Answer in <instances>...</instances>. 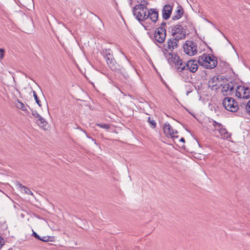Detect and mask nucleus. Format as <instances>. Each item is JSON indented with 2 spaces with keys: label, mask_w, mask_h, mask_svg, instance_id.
Masks as SVG:
<instances>
[{
  "label": "nucleus",
  "mask_w": 250,
  "mask_h": 250,
  "mask_svg": "<svg viewBox=\"0 0 250 250\" xmlns=\"http://www.w3.org/2000/svg\"><path fill=\"white\" fill-rule=\"evenodd\" d=\"M163 131L165 135L167 137H170L172 139H174L177 138L179 137L178 136L174 135V132L172 127L167 122L164 125Z\"/></svg>",
  "instance_id": "9d476101"
},
{
  "label": "nucleus",
  "mask_w": 250,
  "mask_h": 250,
  "mask_svg": "<svg viewBox=\"0 0 250 250\" xmlns=\"http://www.w3.org/2000/svg\"><path fill=\"white\" fill-rule=\"evenodd\" d=\"M222 104L226 110L232 112H236L239 109L237 102L231 97L225 98Z\"/></svg>",
  "instance_id": "20e7f679"
},
{
  "label": "nucleus",
  "mask_w": 250,
  "mask_h": 250,
  "mask_svg": "<svg viewBox=\"0 0 250 250\" xmlns=\"http://www.w3.org/2000/svg\"><path fill=\"white\" fill-rule=\"evenodd\" d=\"M228 84H229V91L232 92L235 86V82L230 81L229 83H228Z\"/></svg>",
  "instance_id": "a878e982"
},
{
  "label": "nucleus",
  "mask_w": 250,
  "mask_h": 250,
  "mask_svg": "<svg viewBox=\"0 0 250 250\" xmlns=\"http://www.w3.org/2000/svg\"><path fill=\"white\" fill-rule=\"evenodd\" d=\"M17 106L18 108L22 110V111H25L27 110L24 104L20 102L19 101H18V104H17Z\"/></svg>",
  "instance_id": "412c9836"
},
{
  "label": "nucleus",
  "mask_w": 250,
  "mask_h": 250,
  "mask_svg": "<svg viewBox=\"0 0 250 250\" xmlns=\"http://www.w3.org/2000/svg\"><path fill=\"white\" fill-rule=\"evenodd\" d=\"M4 242L3 238L0 236V249L1 248V247L4 244Z\"/></svg>",
  "instance_id": "f704fd0d"
},
{
  "label": "nucleus",
  "mask_w": 250,
  "mask_h": 250,
  "mask_svg": "<svg viewBox=\"0 0 250 250\" xmlns=\"http://www.w3.org/2000/svg\"><path fill=\"white\" fill-rule=\"evenodd\" d=\"M198 62L195 60H190L186 63L187 69L192 73H195L198 69Z\"/></svg>",
  "instance_id": "ddd939ff"
},
{
  "label": "nucleus",
  "mask_w": 250,
  "mask_h": 250,
  "mask_svg": "<svg viewBox=\"0 0 250 250\" xmlns=\"http://www.w3.org/2000/svg\"><path fill=\"white\" fill-rule=\"evenodd\" d=\"M177 64L176 65L178 66L177 67V71L179 72H181L183 70H185L186 68V63L183 64V61L181 59L178 60L176 61Z\"/></svg>",
  "instance_id": "a211bd4d"
},
{
  "label": "nucleus",
  "mask_w": 250,
  "mask_h": 250,
  "mask_svg": "<svg viewBox=\"0 0 250 250\" xmlns=\"http://www.w3.org/2000/svg\"><path fill=\"white\" fill-rule=\"evenodd\" d=\"M147 122L149 123L150 126L152 128H155L156 127V123L155 120H153V118L148 117L147 118Z\"/></svg>",
  "instance_id": "aec40b11"
},
{
  "label": "nucleus",
  "mask_w": 250,
  "mask_h": 250,
  "mask_svg": "<svg viewBox=\"0 0 250 250\" xmlns=\"http://www.w3.org/2000/svg\"><path fill=\"white\" fill-rule=\"evenodd\" d=\"M171 35L175 37L176 41L184 39L186 37V29L180 24L170 26Z\"/></svg>",
  "instance_id": "7ed1b4c3"
},
{
  "label": "nucleus",
  "mask_w": 250,
  "mask_h": 250,
  "mask_svg": "<svg viewBox=\"0 0 250 250\" xmlns=\"http://www.w3.org/2000/svg\"><path fill=\"white\" fill-rule=\"evenodd\" d=\"M22 186H23V185H22L21 184H19V187L21 188H23L22 187Z\"/></svg>",
  "instance_id": "37998d69"
},
{
  "label": "nucleus",
  "mask_w": 250,
  "mask_h": 250,
  "mask_svg": "<svg viewBox=\"0 0 250 250\" xmlns=\"http://www.w3.org/2000/svg\"><path fill=\"white\" fill-rule=\"evenodd\" d=\"M22 187L24 188V189L26 193L28 194H32V192L30 190L29 188L25 187V186H22Z\"/></svg>",
  "instance_id": "473e14b6"
},
{
  "label": "nucleus",
  "mask_w": 250,
  "mask_h": 250,
  "mask_svg": "<svg viewBox=\"0 0 250 250\" xmlns=\"http://www.w3.org/2000/svg\"><path fill=\"white\" fill-rule=\"evenodd\" d=\"M179 142H182V143H185V140L184 138H181L180 140H179Z\"/></svg>",
  "instance_id": "e433bc0d"
},
{
  "label": "nucleus",
  "mask_w": 250,
  "mask_h": 250,
  "mask_svg": "<svg viewBox=\"0 0 250 250\" xmlns=\"http://www.w3.org/2000/svg\"><path fill=\"white\" fill-rule=\"evenodd\" d=\"M173 7L169 4L165 5L162 10V16L164 20L168 19L171 14Z\"/></svg>",
  "instance_id": "f8f14e48"
},
{
  "label": "nucleus",
  "mask_w": 250,
  "mask_h": 250,
  "mask_svg": "<svg viewBox=\"0 0 250 250\" xmlns=\"http://www.w3.org/2000/svg\"><path fill=\"white\" fill-rule=\"evenodd\" d=\"M102 54L108 66L113 72L121 74L125 79H129V75L125 69L116 62L110 49H103Z\"/></svg>",
  "instance_id": "f257e3e1"
},
{
  "label": "nucleus",
  "mask_w": 250,
  "mask_h": 250,
  "mask_svg": "<svg viewBox=\"0 0 250 250\" xmlns=\"http://www.w3.org/2000/svg\"><path fill=\"white\" fill-rule=\"evenodd\" d=\"M156 42H155V44H156V45H158V44H157V43H156Z\"/></svg>",
  "instance_id": "864d4df0"
},
{
  "label": "nucleus",
  "mask_w": 250,
  "mask_h": 250,
  "mask_svg": "<svg viewBox=\"0 0 250 250\" xmlns=\"http://www.w3.org/2000/svg\"><path fill=\"white\" fill-rule=\"evenodd\" d=\"M34 99H35V100L36 101V103L38 104V105L39 106H42L41 102L39 100L38 96L37 95H35V96H34Z\"/></svg>",
  "instance_id": "c756f323"
},
{
  "label": "nucleus",
  "mask_w": 250,
  "mask_h": 250,
  "mask_svg": "<svg viewBox=\"0 0 250 250\" xmlns=\"http://www.w3.org/2000/svg\"><path fill=\"white\" fill-rule=\"evenodd\" d=\"M96 125L98 126H99L101 128H104L106 129H108L110 127L109 125H108V124H103L98 123V124H96Z\"/></svg>",
  "instance_id": "b1692460"
},
{
  "label": "nucleus",
  "mask_w": 250,
  "mask_h": 250,
  "mask_svg": "<svg viewBox=\"0 0 250 250\" xmlns=\"http://www.w3.org/2000/svg\"><path fill=\"white\" fill-rule=\"evenodd\" d=\"M166 26V22H162L161 24V26L160 27H163L164 28L165 26Z\"/></svg>",
  "instance_id": "c9c22d12"
},
{
  "label": "nucleus",
  "mask_w": 250,
  "mask_h": 250,
  "mask_svg": "<svg viewBox=\"0 0 250 250\" xmlns=\"http://www.w3.org/2000/svg\"><path fill=\"white\" fill-rule=\"evenodd\" d=\"M148 4V2L145 0H142L140 2V3L139 4H137L135 6H134V9H136V8H141L142 7L145 8V9H148L146 7V5Z\"/></svg>",
  "instance_id": "6ab92c4d"
},
{
  "label": "nucleus",
  "mask_w": 250,
  "mask_h": 250,
  "mask_svg": "<svg viewBox=\"0 0 250 250\" xmlns=\"http://www.w3.org/2000/svg\"><path fill=\"white\" fill-rule=\"evenodd\" d=\"M77 128H78V129H80V130H81V131H83V132H86L85 131L83 130V128H81V127H80V126H79V127H77Z\"/></svg>",
  "instance_id": "58836bf2"
},
{
  "label": "nucleus",
  "mask_w": 250,
  "mask_h": 250,
  "mask_svg": "<svg viewBox=\"0 0 250 250\" xmlns=\"http://www.w3.org/2000/svg\"><path fill=\"white\" fill-rule=\"evenodd\" d=\"M166 35V30L165 28L163 27H159L155 31L153 37H151V36L149 37L153 40L154 42H157L158 43H162L165 41Z\"/></svg>",
  "instance_id": "423d86ee"
},
{
  "label": "nucleus",
  "mask_w": 250,
  "mask_h": 250,
  "mask_svg": "<svg viewBox=\"0 0 250 250\" xmlns=\"http://www.w3.org/2000/svg\"><path fill=\"white\" fill-rule=\"evenodd\" d=\"M130 4H132V0H130Z\"/></svg>",
  "instance_id": "09e8293b"
},
{
  "label": "nucleus",
  "mask_w": 250,
  "mask_h": 250,
  "mask_svg": "<svg viewBox=\"0 0 250 250\" xmlns=\"http://www.w3.org/2000/svg\"><path fill=\"white\" fill-rule=\"evenodd\" d=\"M60 23L62 24L65 27V24L64 23H63L62 22H61Z\"/></svg>",
  "instance_id": "a18cd8bd"
},
{
  "label": "nucleus",
  "mask_w": 250,
  "mask_h": 250,
  "mask_svg": "<svg viewBox=\"0 0 250 250\" xmlns=\"http://www.w3.org/2000/svg\"><path fill=\"white\" fill-rule=\"evenodd\" d=\"M144 27H145V29L146 30V27L145 26H144Z\"/></svg>",
  "instance_id": "4d7b16f0"
},
{
  "label": "nucleus",
  "mask_w": 250,
  "mask_h": 250,
  "mask_svg": "<svg viewBox=\"0 0 250 250\" xmlns=\"http://www.w3.org/2000/svg\"><path fill=\"white\" fill-rule=\"evenodd\" d=\"M219 133L224 138L228 139L230 138L231 134L228 132L227 129L222 126L219 129Z\"/></svg>",
  "instance_id": "f3484780"
},
{
  "label": "nucleus",
  "mask_w": 250,
  "mask_h": 250,
  "mask_svg": "<svg viewBox=\"0 0 250 250\" xmlns=\"http://www.w3.org/2000/svg\"><path fill=\"white\" fill-rule=\"evenodd\" d=\"M33 96H34H34H35V95H37V94L36 92L35 91H33Z\"/></svg>",
  "instance_id": "79ce46f5"
},
{
  "label": "nucleus",
  "mask_w": 250,
  "mask_h": 250,
  "mask_svg": "<svg viewBox=\"0 0 250 250\" xmlns=\"http://www.w3.org/2000/svg\"><path fill=\"white\" fill-rule=\"evenodd\" d=\"M190 92V91H188L187 92V95H188V93H189Z\"/></svg>",
  "instance_id": "49530a36"
},
{
  "label": "nucleus",
  "mask_w": 250,
  "mask_h": 250,
  "mask_svg": "<svg viewBox=\"0 0 250 250\" xmlns=\"http://www.w3.org/2000/svg\"><path fill=\"white\" fill-rule=\"evenodd\" d=\"M32 115L36 119V123L38 125L43 129H46L48 123L46 120L41 116L36 110L31 109Z\"/></svg>",
  "instance_id": "1a4fd4ad"
},
{
  "label": "nucleus",
  "mask_w": 250,
  "mask_h": 250,
  "mask_svg": "<svg viewBox=\"0 0 250 250\" xmlns=\"http://www.w3.org/2000/svg\"><path fill=\"white\" fill-rule=\"evenodd\" d=\"M179 41H176L175 37L169 39L167 41V45L165 46L167 50H169L170 52H173V50L175 48L178 47V43Z\"/></svg>",
  "instance_id": "9b49d317"
},
{
  "label": "nucleus",
  "mask_w": 250,
  "mask_h": 250,
  "mask_svg": "<svg viewBox=\"0 0 250 250\" xmlns=\"http://www.w3.org/2000/svg\"><path fill=\"white\" fill-rule=\"evenodd\" d=\"M92 140L93 141V142H94V143L96 144V145H97V143H96V140L94 139L93 138H92Z\"/></svg>",
  "instance_id": "ea45409f"
},
{
  "label": "nucleus",
  "mask_w": 250,
  "mask_h": 250,
  "mask_svg": "<svg viewBox=\"0 0 250 250\" xmlns=\"http://www.w3.org/2000/svg\"><path fill=\"white\" fill-rule=\"evenodd\" d=\"M219 81V76H214L211 78L208 82V87L212 90L217 86V82Z\"/></svg>",
  "instance_id": "dca6fc26"
},
{
  "label": "nucleus",
  "mask_w": 250,
  "mask_h": 250,
  "mask_svg": "<svg viewBox=\"0 0 250 250\" xmlns=\"http://www.w3.org/2000/svg\"><path fill=\"white\" fill-rule=\"evenodd\" d=\"M174 133H176V134H177L178 133V131L177 130H175V131H174Z\"/></svg>",
  "instance_id": "c03bdc74"
},
{
  "label": "nucleus",
  "mask_w": 250,
  "mask_h": 250,
  "mask_svg": "<svg viewBox=\"0 0 250 250\" xmlns=\"http://www.w3.org/2000/svg\"><path fill=\"white\" fill-rule=\"evenodd\" d=\"M246 110L247 112V113L250 115V100L247 103L246 106Z\"/></svg>",
  "instance_id": "c85d7f7f"
},
{
  "label": "nucleus",
  "mask_w": 250,
  "mask_h": 250,
  "mask_svg": "<svg viewBox=\"0 0 250 250\" xmlns=\"http://www.w3.org/2000/svg\"><path fill=\"white\" fill-rule=\"evenodd\" d=\"M148 14L150 15L149 18L153 22H156L158 19V11L155 8H150L148 10Z\"/></svg>",
  "instance_id": "4468645a"
},
{
  "label": "nucleus",
  "mask_w": 250,
  "mask_h": 250,
  "mask_svg": "<svg viewBox=\"0 0 250 250\" xmlns=\"http://www.w3.org/2000/svg\"><path fill=\"white\" fill-rule=\"evenodd\" d=\"M208 48L210 50V51H211V52H212V50L209 47H208Z\"/></svg>",
  "instance_id": "de8ad7c7"
},
{
  "label": "nucleus",
  "mask_w": 250,
  "mask_h": 250,
  "mask_svg": "<svg viewBox=\"0 0 250 250\" xmlns=\"http://www.w3.org/2000/svg\"><path fill=\"white\" fill-rule=\"evenodd\" d=\"M177 8L175 15L172 17V20L174 21L180 19L183 16L184 12L183 8L181 5L178 4Z\"/></svg>",
  "instance_id": "2eb2a0df"
},
{
  "label": "nucleus",
  "mask_w": 250,
  "mask_h": 250,
  "mask_svg": "<svg viewBox=\"0 0 250 250\" xmlns=\"http://www.w3.org/2000/svg\"><path fill=\"white\" fill-rule=\"evenodd\" d=\"M249 84H250V83H247V85H249Z\"/></svg>",
  "instance_id": "603ef678"
},
{
  "label": "nucleus",
  "mask_w": 250,
  "mask_h": 250,
  "mask_svg": "<svg viewBox=\"0 0 250 250\" xmlns=\"http://www.w3.org/2000/svg\"><path fill=\"white\" fill-rule=\"evenodd\" d=\"M125 57L129 61L128 59L127 58V57L125 56Z\"/></svg>",
  "instance_id": "8fccbe9b"
},
{
  "label": "nucleus",
  "mask_w": 250,
  "mask_h": 250,
  "mask_svg": "<svg viewBox=\"0 0 250 250\" xmlns=\"http://www.w3.org/2000/svg\"><path fill=\"white\" fill-rule=\"evenodd\" d=\"M148 9L144 8L143 7L141 8L134 9V7L132 8V13L136 19L141 23L142 21H144L147 19L150 16L148 14Z\"/></svg>",
  "instance_id": "39448f33"
},
{
  "label": "nucleus",
  "mask_w": 250,
  "mask_h": 250,
  "mask_svg": "<svg viewBox=\"0 0 250 250\" xmlns=\"http://www.w3.org/2000/svg\"><path fill=\"white\" fill-rule=\"evenodd\" d=\"M32 235L37 239L39 240V239H40V236L36 232L34 231H33Z\"/></svg>",
  "instance_id": "72a5a7b5"
},
{
  "label": "nucleus",
  "mask_w": 250,
  "mask_h": 250,
  "mask_svg": "<svg viewBox=\"0 0 250 250\" xmlns=\"http://www.w3.org/2000/svg\"><path fill=\"white\" fill-rule=\"evenodd\" d=\"M183 48L186 54L189 56H193L197 53V45L192 41H187L183 44Z\"/></svg>",
  "instance_id": "0eeeda50"
},
{
  "label": "nucleus",
  "mask_w": 250,
  "mask_h": 250,
  "mask_svg": "<svg viewBox=\"0 0 250 250\" xmlns=\"http://www.w3.org/2000/svg\"><path fill=\"white\" fill-rule=\"evenodd\" d=\"M213 125L215 128H220L222 126V125L221 124L215 121L213 122Z\"/></svg>",
  "instance_id": "cd10ccee"
},
{
  "label": "nucleus",
  "mask_w": 250,
  "mask_h": 250,
  "mask_svg": "<svg viewBox=\"0 0 250 250\" xmlns=\"http://www.w3.org/2000/svg\"><path fill=\"white\" fill-rule=\"evenodd\" d=\"M229 90V84L228 83L225 84L222 87V91L227 92Z\"/></svg>",
  "instance_id": "bb28decb"
},
{
  "label": "nucleus",
  "mask_w": 250,
  "mask_h": 250,
  "mask_svg": "<svg viewBox=\"0 0 250 250\" xmlns=\"http://www.w3.org/2000/svg\"><path fill=\"white\" fill-rule=\"evenodd\" d=\"M165 46H166V44H164L163 48H162V50L165 57L167 59V62L170 65L172 64L176 65V61H178V60L181 59L180 56L177 54H173L172 52H168V50L165 48Z\"/></svg>",
  "instance_id": "6e6552de"
},
{
  "label": "nucleus",
  "mask_w": 250,
  "mask_h": 250,
  "mask_svg": "<svg viewBox=\"0 0 250 250\" xmlns=\"http://www.w3.org/2000/svg\"><path fill=\"white\" fill-rule=\"evenodd\" d=\"M5 50L3 48H0V60L2 59L4 55Z\"/></svg>",
  "instance_id": "2f4dec72"
},
{
  "label": "nucleus",
  "mask_w": 250,
  "mask_h": 250,
  "mask_svg": "<svg viewBox=\"0 0 250 250\" xmlns=\"http://www.w3.org/2000/svg\"><path fill=\"white\" fill-rule=\"evenodd\" d=\"M198 64L206 69H211L215 68L218 63L216 57L213 55H208L205 53L198 57L197 61Z\"/></svg>",
  "instance_id": "f03ea898"
},
{
  "label": "nucleus",
  "mask_w": 250,
  "mask_h": 250,
  "mask_svg": "<svg viewBox=\"0 0 250 250\" xmlns=\"http://www.w3.org/2000/svg\"><path fill=\"white\" fill-rule=\"evenodd\" d=\"M235 95H236V96H237L238 98H240V99L242 98L243 96H242L241 93L240 92L239 90H237V88H236Z\"/></svg>",
  "instance_id": "7c9ffc66"
},
{
  "label": "nucleus",
  "mask_w": 250,
  "mask_h": 250,
  "mask_svg": "<svg viewBox=\"0 0 250 250\" xmlns=\"http://www.w3.org/2000/svg\"><path fill=\"white\" fill-rule=\"evenodd\" d=\"M249 98H250V90L244 91L242 99H248Z\"/></svg>",
  "instance_id": "5701e85b"
},
{
  "label": "nucleus",
  "mask_w": 250,
  "mask_h": 250,
  "mask_svg": "<svg viewBox=\"0 0 250 250\" xmlns=\"http://www.w3.org/2000/svg\"><path fill=\"white\" fill-rule=\"evenodd\" d=\"M241 88V90L244 91H247L250 90V88L248 86H245L244 85H239L237 86V90H240Z\"/></svg>",
  "instance_id": "393cba45"
},
{
  "label": "nucleus",
  "mask_w": 250,
  "mask_h": 250,
  "mask_svg": "<svg viewBox=\"0 0 250 250\" xmlns=\"http://www.w3.org/2000/svg\"><path fill=\"white\" fill-rule=\"evenodd\" d=\"M51 237L49 236H45L41 237L40 236V239H39V240L42 241L43 242H47L49 241H52V240L50 239Z\"/></svg>",
  "instance_id": "4be33fe9"
},
{
  "label": "nucleus",
  "mask_w": 250,
  "mask_h": 250,
  "mask_svg": "<svg viewBox=\"0 0 250 250\" xmlns=\"http://www.w3.org/2000/svg\"><path fill=\"white\" fill-rule=\"evenodd\" d=\"M85 134H86V137L89 138V139H91L92 140V137L88 135V134L86 132H84Z\"/></svg>",
  "instance_id": "4c0bfd02"
},
{
  "label": "nucleus",
  "mask_w": 250,
  "mask_h": 250,
  "mask_svg": "<svg viewBox=\"0 0 250 250\" xmlns=\"http://www.w3.org/2000/svg\"><path fill=\"white\" fill-rule=\"evenodd\" d=\"M156 42H155V44H156V45H158V44H157V43H156Z\"/></svg>",
  "instance_id": "5fc2aeb1"
},
{
  "label": "nucleus",
  "mask_w": 250,
  "mask_h": 250,
  "mask_svg": "<svg viewBox=\"0 0 250 250\" xmlns=\"http://www.w3.org/2000/svg\"><path fill=\"white\" fill-rule=\"evenodd\" d=\"M92 140L93 141V142H94V143L96 144V145H97V143H96V140L94 139L93 138H92Z\"/></svg>",
  "instance_id": "a19ab883"
},
{
  "label": "nucleus",
  "mask_w": 250,
  "mask_h": 250,
  "mask_svg": "<svg viewBox=\"0 0 250 250\" xmlns=\"http://www.w3.org/2000/svg\"><path fill=\"white\" fill-rule=\"evenodd\" d=\"M249 84H250V83H247V85H249Z\"/></svg>",
  "instance_id": "3c124183"
},
{
  "label": "nucleus",
  "mask_w": 250,
  "mask_h": 250,
  "mask_svg": "<svg viewBox=\"0 0 250 250\" xmlns=\"http://www.w3.org/2000/svg\"><path fill=\"white\" fill-rule=\"evenodd\" d=\"M122 53L124 55H125V54H124V52H122Z\"/></svg>",
  "instance_id": "6e6d98bb"
}]
</instances>
